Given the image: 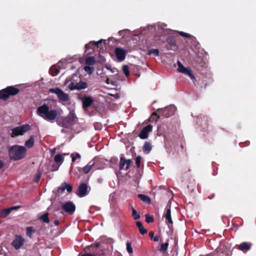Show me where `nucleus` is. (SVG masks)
<instances>
[{"instance_id": "obj_30", "label": "nucleus", "mask_w": 256, "mask_h": 256, "mask_svg": "<svg viewBox=\"0 0 256 256\" xmlns=\"http://www.w3.org/2000/svg\"><path fill=\"white\" fill-rule=\"evenodd\" d=\"M85 72L88 74H92L94 72V68L92 66H87L84 68Z\"/></svg>"}, {"instance_id": "obj_32", "label": "nucleus", "mask_w": 256, "mask_h": 256, "mask_svg": "<svg viewBox=\"0 0 256 256\" xmlns=\"http://www.w3.org/2000/svg\"><path fill=\"white\" fill-rule=\"evenodd\" d=\"M132 216L134 220H138V219L140 218V214L134 210V208H132Z\"/></svg>"}, {"instance_id": "obj_9", "label": "nucleus", "mask_w": 256, "mask_h": 256, "mask_svg": "<svg viewBox=\"0 0 256 256\" xmlns=\"http://www.w3.org/2000/svg\"><path fill=\"white\" fill-rule=\"evenodd\" d=\"M62 208L66 212L70 214H72L76 210L75 205L71 202H68L62 205Z\"/></svg>"}, {"instance_id": "obj_36", "label": "nucleus", "mask_w": 256, "mask_h": 256, "mask_svg": "<svg viewBox=\"0 0 256 256\" xmlns=\"http://www.w3.org/2000/svg\"><path fill=\"white\" fill-rule=\"evenodd\" d=\"M126 164V160L123 158H121L120 160V168L122 170L124 168V166Z\"/></svg>"}, {"instance_id": "obj_1", "label": "nucleus", "mask_w": 256, "mask_h": 256, "mask_svg": "<svg viewBox=\"0 0 256 256\" xmlns=\"http://www.w3.org/2000/svg\"><path fill=\"white\" fill-rule=\"evenodd\" d=\"M36 113L40 116L49 122L54 121L58 115L56 110L50 109L46 104L39 106L37 108Z\"/></svg>"}, {"instance_id": "obj_22", "label": "nucleus", "mask_w": 256, "mask_h": 256, "mask_svg": "<svg viewBox=\"0 0 256 256\" xmlns=\"http://www.w3.org/2000/svg\"><path fill=\"white\" fill-rule=\"evenodd\" d=\"M136 226L138 227L140 232L142 234H144L146 233L147 230L143 226L142 224L140 222H137L136 223Z\"/></svg>"}, {"instance_id": "obj_27", "label": "nucleus", "mask_w": 256, "mask_h": 256, "mask_svg": "<svg viewBox=\"0 0 256 256\" xmlns=\"http://www.w3.org/2000/svg\"><path fill=\"white\" fill-rule=\"evenodd\" d=\"M138 197L144 202H145L148 204H150V198L146 195L142 194H139L138 195Z\"/></svg>"}, {"instance_id": "obj_53", "label": "nucleus", "mask_w": 256, "mask_h": 256, "mask_svg": "<svg viewBox=\"0 0 256 256\" xmlns=\"http://www.w3.org/2000/svg\"><path fill=\"white\" fill-rule=\"evenodd\" d=\"M98 244H96V246L98 247Z\"/></svg>"}, {"instance_id": "obj_21", "label": "nucleus", "mask_w": 256, "mask_h": 256, "mask_svg": "<svg viewBox=\"0 0 256 256\" xmlns=\"http://www.w3.org/2000/svg\"><path fill=\"white\" fill-rule=\"evenodd\" d=\"M11 212L9 208L0 211V218H6Z\"/></svg>"}, {"instance_id": "obj_43", "label": "nucleus", "mask_w": 256, "mask_h": 256, "mask_svg": "<svg viewBox=\"0 0 256 256\" xmlns=\"http://www.w3.org/2000/svg\"><path fill=\"white\" fill-rule=\"evenodd\" d=\"M131 162H132V160L130 159L126 160V170H128V168Z\"/></svg>"}, {"instance_id": "obj_38", "label": "nucleus", "mask_w": 256, "mask_h": 256, "mask_svg": "<svg viewBox=\"0 0 256 256\" xmlns=\"http://www.w3.org/2000/svg\"><path fill=\"white\" fill-rule=\"evenodd\" d=\"M154 220V218L152 216H150L148 214L146 216V222L148 223L153 222Z\"/></svg>"}, {"instance_id": "obj_42", "label": "nucleus", "mask_w": 256, "mask_h": 256, "mask_svg": "<svg viewBox=\"0 0 256 256\" xmlns=\"http://www.w3.org/2000/svg\"><path fill=\"white\" fill-rule=\"evenodd\" d=\"M178 33L182 36L186 37V38L190 37V35L188 33H186V32H179Z\"/></svg>"}, {"instance_id": "obj_15", "label": "nucleus", "mask_w": 256, "mask_h": 256, "mask_svg": "<svg viewBox=\"0 0 256 256\" xmlns=\"http://www.w3.org/2000/svg\"><path fill=\"white\" fill-rule=\"evenodd\" d=\"M65 190H66L69 192H71L72 190V186L70 184H68L66 182L62 183L61 186L58 188V192L59 193H62Z\"/></svg>"}, {"instance_id": "obj_12", "label": "nucleus", "mask_w": 256, "mask_h": 256, "mask_svg": "<svg viewBox=\"0 0 256 256\" xmlns=\"http://www.w3.org/2000/svg\"><path fill=\"white\" fill-rule=\"evenodd\" d=\"M115 54L118 60L122 62L125 59L126 52L122 48H116L115 49Z\"/></svg>"}, {"instance_id": "obj_8", "label": "nucleus", "mask_w": 256, "mask_h": 256, "mask_svg": "<svg viewBox=\"0 0 256 256\" xmlns=\"http://www.w3.org/2000/svg\"><path fill=\"white\" fill-rule=\"evenodd\" d=\"M76 116L73 110L70 111L68 116L64 119V121L66 123V126L67 125L74 124L76 122Z\"/></svg>"}, {"instance_id": "obj_34", "label": "nucleus", "mask_w": 256, "mask_h": 256, "mask_svg": "<svg viewBox=\"0 0 256 256\" xmlns=\"http://www.w3.org/2000/svg\"><path fill=\"white\" fill-rule=\"evenodd\" d=\"M106 68L110 70L112 73L118 72V70L116 68H112L110 65L106 64L105 66Z\"/></svg>"}, {"instance_id": "obj_45", "label": "nucleus", "mask_w": 256, "mask_h": 256, "mask_svg": "<svg viewBox=\"0 0 256 256\" xmlns=\"http://www.w3.org/2000/svg\"><path fill=\"white\" fill-rule=\"evenodd\" d=\"M154 234L153 232H150V233H149V236L150 237L152 238V239H153L154 238Z\"/></svg>"}, {"instance_id": "obj_25", "label": "nucleus", "mask_w": 256, "mask_h": 256, "mask_svg": "<svg viewBox=\"0 0 256 256\" xmlns=\"http://www.w3.org/2000/svg\"><path fill=\"white\" fill-rule=\"evenodd\" d=\"M96 62V60L93 56H88L86 58L85 62L88 66L93 65Z\"/></svg>"}, {"instance_id": "obj_3", "label": "nucleus", "mask_w": 256, "mask_h": 256, "mask_svg": "<svg viewBox=\"0 0 256 256\" xmlns=\"http://www.w3.org/2000/svg\"><path fill=\"white\" fill-rule=\"evenodd\" d=\"M19 92V90L14 86H8L0 90V98L4 100L8 99L10 96H14Z\"/></svg>"}, {"instance_id": "obj_50", "label": "nucleus", "mask_w": 256, "mask_h": 256, "mask_svg": "<svg viewBox=\"0 0 256 256\" xmlns=\"http://www.w3.org/2000/svg\"><path fill=\"white\" fill-rule=\"evenodd\" d=\"M40 174H38V175L37 176L36 178V182L38 181V180H40Z\"/></svg>"}, {"instance_id": "obj_13", "label": "nucleus", "mask_w": 256, "mask_h": 256, "mask_svg": "<svg viewBox=\"0 0 256 256\" xmlns=\"http://www.w3.org/2000/svg\"><path fill=\"white\" fill-rule=\"evenodd\" d=\"M88 187L86 184H82L78 187L76 194L80 197H83L88 194Z\"/></svg>"}, {"instance_id": "obj_20", "label": "nucleus", "mask_w": 256, "mask_h": 256, "mask_svg": "<svg viewBox=\"0 0 256 256\" xmlns=\"http://www.w3.org/2000/svg\"><path fill=\"white\" fill-rule=\"evenodd\" d=\"M50 72L52 76H56L60 73V69L58 66H54L50 68Z\"/></svg>"}, {"instance_id": "obj_5", "label": "nucleus", "mask_w": 256, "mask_h": 256, "mask_svg": "<svg viewBox=\"0 0 256 256\" xmlns=\"http://www.w3.org/2000/svg\"><path fill=\"white\" fill-rule=\"evenodd\" d=\"M30 129V126L28 124H24L20 126L15 128L12 130L11 136L15 137L20 135H22Z\"/></svg>"}, {"instance_id": "obj_49", "label": "nucleus", "mask_w": 256, "mask_h": 256, "mask_svg": "<svg viewBox=\"0 0 256 256\" xmlns=\"http://www.w3.org/2000/svg\"><path fill=\"white\" fill-rule=\"evenodd\" d=\"M59 221L58 220H56L54 221V224L56 225V226H58L59 224Z\"/></svg>"}, {"instance_id": "obj_24", "label": "nucleus", "mask_w": 256, "mask_h": 256, "mask_svg": "<svg viewBox=\"0 0 256 256\" xmlns=\"http://www.w3.org/2000/svg\"><path fill=\"white\" fill-rule=\"evenodd\" d=\"M102 41H103V40H100L96 42H90L89 44H86L85 48L86 50H88L91 48L92 46H98V44H100Z\"/></svg>"}, {"instance_id": "obj_39", "label": "nucleus", "mask_w": 256, "mask_h": 256, "mask_svg": "<svg viewBox=\"0 0 256 256\" xmlns=\"http://www.w3.org/2000/svg\"><path fill=\"white\" fill-rule=\"evenodd\" d=\"M168 246V244L166 243L164 244H162L160 246V250L161 251H165L167 250Z\"/></svg>"}, {"instance_id": "obj_41", "label": "nucleus", "mask_w": 256, "mask_h": 256, "mask_svg": "<svg viewBox=\"0 0 256 256\" xmlns=\"http://www.w3.org/2000/svg\"><path fill=\"white\" fill-rule=\"evenodd\" d=\"M140 161H141V156H138L136 159V164L138 168H139L140 166Z\"/></svg>"}, {"instance_id": "obj_33", "label": "nucleus", "mask_w": 256, "mask_h": 256, "mask_svg": "<svg viewBox=\"0 0 256 256\" xmlns=\"http://www.w3.org/2000/svg\"><path fill=\"white\" fill-rule=\"evenodd\" d=\"M122 72L126 76H128L130 74L128 66L126 65L122 67Z\"/></svg>"}, {"instance_id": "obj_2", "label": "nucleus", "mask_w": 256, "mask_h": 256, "mask_svg": "<svg viewBox=\"0 0 256 256\" xmlns=\"http://www.w3.org/2000/svg\"><path fill=\"white\" fill-rule=\"evenodd\" d=\"M26 149L24 146L18 145L12 146L8 150L9 156L11 160H18L24 158Z\"/></svg>"}, {"instance_id": "obj_16", "label": "nucleus", "mask_w": 256, "mask_h": 256, "mask_svg": "<svg viewBox=\"0 0 256 256\" xmlns=\"http://www.w3.org/2000/svg\"><path fill=\"white\" fill-rule=\"evenodd\" d=\"M96 162L94 160L90 161L86 166L82 168V171L84 174H88L95 167Z\"/></svg>"}, {"instance_id": "obj_14", "label": "nucleus", "mask_w": 256, "mask_h": 256, "mask_svg": "<svg viewBox=\"0 0 256 256\" xmlns=\"http://www.w3.org/2000/svg\"><path fill=\"white\" fill-rule=\"evenodd\" d=\"M83 108L86 110L92 103V99L90 96H84L82 98Z\"/></svg>"}, {"instance_id": "obj_6", "label": "nucleus", "mask_w": 256, "mask_h": 256, "mask_svg": "<svg viewBox=\"0 0 256 256\" xmlns=\"http://www.w3.org/2000/svg\"><path fill=\"white\" fill-rule=\"evenodd\" d=\"M177 64L178 72L187 75L193 80H195L192 72L190 68H185L179 61L177 62Z\"/></svg>"}, {"instance_id": "obj_26", "label": "nucleus", "mask_w": 256, "mask_h": 256, "mask_svg": "<svg viewBox=\"0 0 256 256\" xmlns=\"http://www.w3.org/2000/svg\"><path fill=\"white\" fill-rule=\"evenodd\" d=\"M152 150V146L150 142H146L143 147V150L144 153L148 154Z\"/></svg>"}, {"instance_id": "obj_17", "label": "nucleus", "mask_w": 256, "mask_h": 256, "mask_svg": "<svg viewBox=\"0 0 256 256\" xmlns=\"http://www.w3.org/2000/svg\"><path fill=\"white\" fill-rule=\"evenodd\" d=\"M24 239L20 236L16 237V239L12 242L13 246L16 249H18L24 243Z\"/></svg>"}, {"instance_id": "obj_23", "label": "nucleus", "mask_w": 256, "mask_h": 256, "mask_svg": "<svg viewBox=\"0 0 256 256\" xmlns=\"http://www.w3.org/2000/svg\"><path fill=\"white\" fill-rule=\"evenodd\" d=\"M66 154H58L55 156L54 158V162L56 163H62L64 160V156L66 155Z\"/></svg>"}, {"instance_id": "obj_52", "label": "nucleus", "mask_w": 256, "mask_h": 256, "mask_svg": "<svg viewBox=\"0 0 256 256\" xmlns=\"http://www.w3.org/2000/svg\"><path fill=\"white\" fill-rule=\"evenodd\" d=\"M121 32H122V31L119 32V33H120V34H121Z\"/></svg>"}, {"instance_id": "obj_51", "label": "nucleus", "mask_w": 256, "mask_h": 256, "mask_svg": "<svg viewBox=\"0 0 256 256\" xmlns=\"http://www.w3.org/2000/svg\"><path fill=\"white\" fill-rule=\"evenodd\" d=\"M153 114H154V115H156V114L155 112H154V113Z\"/></svg>"}, {"instance_id": "obj_48", "label": "nucleus", "mask_w": 256, "mask_h": 256, "mask_svg": "<svg viewBox=\"0 0 256 256\" xmlns=\"http://www.w3.org/2000/svg\"><path fill=\"white\" fill-rule=\"evenodd\" d=\"M4 166V162L2 160H0V169L2 168Z\"/></svg>"}, {"instance_id": "obj_37", "label": "nucleus", "mask_w": 256, "mask_h": 256, "mask_svg": "<svg viewBox=\"0 0 256 256\" xmlns=\"http://www.w3.org/2000/svg\"><path fill=\"white\" fill-rule=\"evenodd\" d=\"M126 250L129 254H132L133 252V250L131 246V244L130 242H128L126 243Z\"/></svg>"}, {"instance_id": "obj_11", "label": "nucleus", "mask_w": 256, "mask_h": 256, "mask_svg": "<svg viewBox=\"0 0 256 256\" xmlns=\"http://www.w3.org/2000/svg\"><path fill=\"white\" fill-rule=\"evenodd\" d=\"M152 126L150 124H148L147 126L144 127L140 131L139 134V137L141 139H146L148 138V133L152 131Z\"/></svg>"}, {"instance_id": "obj_44", "label": "nucleus", "mask_w": 256, "mask_h": 256, "mask_svg": "<svg viewBox=\"0 0 256 256\" xmlns=\"http://www.w3.org/2000/svg\"><path fill=\"white\" fill-rule=\"evenodd\" d=\"M20 208V206H14L10 207L9 208L10 209V212H12V210H18V209Z\"/></svg>"}, {"instance_id": "obj_46", "label": "nucleus", "mask_w": 256, "mask_h": 256, "mask_svg": "<svg viewBox=\"0 0 256 256\" xmlns=\"http://www.w3.org/2000/svg\"><path fill=\"white\" fill-rule=\"evenodd\" d=\"M160 240V237L159 236H155L154 238H153V240L155 242H158V240Z\"/></svg>"}, {"instance_id": "obj_19", "label": "nucleus", "mask_w": 256, "mask_h": 256, "mask_svg": "<svg viewBox=\"0 0 256 256\" xmlns=\"http://www.w3.org/2000/svg\"><path fill=\"white\" fill-rule=\"evenodd\" d=\"M252 246L250 242H244L238 246V248L243 252L248 250Z\"/></svg>"}, {"instance_id": "obj_4", "label": "nucleus", "mask_w": 256, "mask_h": 256, "mask_svg": "<svg viewBox=\"0 0 256 256\" xmlns=\"http://www.w3.org/2000/svg\"><path fill=\"white\" fill-rule=\"evenodd\" d=\"M49 92L56 94L60 100L62 102H68L69 100V96L64 92L58 88H51L49 89Z\"/></svg>"}, {"instance_id": "obj_29", "label": "nucleus", "mask_w": 256, "mask_h": 256, "mask_svg": "<svg viewBox=\"0 0 256 256\" xmlns=\"http://www.w3.org/2000/svg\"><path fill=\"white\" fill-rule=\"evenodd\" d=\"M35 232V230L32 226H28L26 228V235L31 238L32 234Z\"/></svg>"}, {"instance_id": "obj_47", "label": "nucleus", "mask_w": 256, "mask_h": 256, "mask_svg": "<svg viewBox=\"0 0 256 256\" xmlns=\"http://www.w3.org/2000/svg\"><path fill=\"white\" fill-rule=\"evenodd\" d=\"M82 256H94V254H90L89 253H87V254H85L82 255Z\"/></svg>"}, {"instance_id": "obj_7", "label": "nucleus", "mask_w": 256, "mask_h": 256, "mask_svg": "<svg viewBox=\"0 0 256 256\" xmlns=\"http://www.w3.org/2000/svg\"><path fill=\"white\" fill-rule=\"evenodd\" d=\"M87 83L84 82L80 81L78 82H72L68 85V88L70 90H80L86 88Z\"/></svg>"}, {"instance_id": "obj_28", "label": "nucleus", "mask_w": 256, "mask_h": 256, "mask_svg": "<svg viewBox=\"0 0 256 256\" xmlns=\"http://www.w3.org/2000/svg\"><path fill=\"white\" fill-rule=\"evenodd\" d=\"M34 144V138L33 136H31L28 140L25 142V146L28 148H31L32 147Z\"/></svg>"}, {"instance_id": "obj_18", "label": "nucleus", "mask_w": 256, "mask_h": 256, "mask_svg": "<svg viewBox=\"0 0 256 256\" xmlns=\"http://www.w3.org/2000/svg\"><path fill=\"white\" fill-rule=\"evenodd\" d=\"M164 218L166 219V222L168 224H172L173 222L171 217V210L170 206L167 208L166 212L164 215Z\"/></svg>"}, {"instance_id": "obj_10", "label": "nucleus", "mask_w": 256, "mask_h": 256, "mask_svg": "<svg viewBox=\"0 0 256 256\" xmlns=\"http://www.w3.org/2000/svg\"><path fill=\"white\" fill-rule=\"evenodd\" d=\"M160 110L164 111V117H169L170 116H172L175 112L176 110V108L174 106L170 105L164 109L158 110V111Z\"/></svg>"}, {"instance_id": "obj_40", "label": "nucleus", "mask_w": 256, "mask_h": 256, "mask_svg": "<svg viewBox=\"0 0 256 256\" xmlns=\"http://www.w3.org/2000/svg\"><path fill=\"white\" fill-rule=\"evenodd\" d=\"M71 156L72 161L73 162H74L76 160V158H80V155L79 154H76V156H74V154H72Z\"/></svg>"}, {"instance_id": "obj_35", "label": "nucleus", "mask_w": 256, "mask_h": 256, "mask_svg": "<svg viewBox=\"0 0 256 256\" xmlns=\"http://www.w3.org/2000/svg\"><path fill=\"white\" fill-rule=\"evenodd\" d=\"M159 54V50L158 49H152L148 51V54L149 55L153 54L156 56H158Z\"/></svg>"}, {"instance_id": "obj_31", "label": "nucleus", "mask_w": 256, "mask_h": 256, "mask_svg": "<svg viewBox=\"0 0 256 256\" xmlns=\"http://www.w3.org/2000/svg\"><path fill=\"white\" fill-rule=\"evenodd\" d=\"M40 220L44 222L48 223L49 218L48 217V214L46 213L40 216Z\"/></svg>"}]
</instances>
